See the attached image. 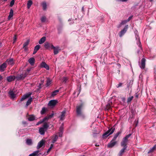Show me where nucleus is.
I'll return each instance as SVG.
<instances>
[{
	"label": "nucleus",
	"instance_id": "1",
	"mask_svg": "<svg viewBox=\"0 0 156 156\" xmlns=\"http://www.w3.org/2000/svg\"><path fill=\"white\" fill-rule=\"evenodd\" d=\"M83 107V105L81 104L76 107V112L78 116L81 117L83 118H84L85 115L82 111Z\"/></svg>",
	"mask_w": 156,
	"mask_h": 156
},
{
	"label": "nucleus",
	"instance_id": "2",
	"mask_svg": "<svg viewBox=\"0 0 156 156\" xmlns=\"http://www.w3.org/2000/svg\"><path fill=\"white\" fill-rule=\"evenodd\" d=\"M131 134H129L126 135L124 137L121 143V145L122 147H127V143L128 142V139L130 136Z\"/></svg>",
	"mask_w": 156,
	"mask_h": 156
},
{
	"label": "nucleus",
	"instance_id": "3",
	"mask_svg": "<svg viewBox=\"0 0 156 156\" xmlns=\"http://www.w3.org/2000/svg\"><path fill=\"white\" fill-rule=\"evenodd\" d=\"M115 128L112 127L109 129L103 135V137L106 138L109 135L113 133L115 130Z\"/></svg>",
	"mask_w": 156,
	"mask_h": 156
},
{
	"label": "nucleus",
	"instance_id": "4",
	"mask_svg": "<svg viewBox=\"0 0 156 156\" xmlns=\"http://www.w3.org/2000/svg\"><path fill=\"white\" fill-rule=\"evenodd\" d=\"M138 33L137 31H136L135 32V33L136 34V39L137 41L136 42V44L140 48L141 50H142V48L141 47V43L140 41V37L138 34H137Z\"/></svg>",
	"mask_w": 156,
	"mask_h": 156
},
{
	"label": "nucleus",
	"instance_id": "5",
	"mask_svg": "<svg viewBox=\"0 0 156 156\" xmlns=\"http://www.w3.org/2000/svg\"><path fill=\"white\" fill-rule=\"evenodd\" d=\"M27 72H25L24 73L17 76L16 77V78L17 80H23L27 76Z\"/></svg>",
	"mask_w": 156,
	"mask_h": 156
},
{
	"label": "nucleus",
	"instance_id": "6",
	"mask_svg": "<svg viewBox=\"0 0 156 156\" xmlns=\"http://www.w3.org/2000/svg\"><path fill=\"white\" fill-rule=\"evenodd\" d=\"M128 27V25L125 26L124 28L119 33V35L120 37H121L126 32Z\"/></svg>",
	"mask_w": 156,
	"mask_h": 156
},
{
	"label": "nucleus",
	"instance_id": "7",
	"mask_svg": "<svg viewBox=\"0 0 156 156\" xmlns=\"http://www.w3.org/2000/svg\"><path fill=\"white\" fill-rule=\"evenodd\" d=\"M57 102L58 101L57 100H51L49 101V102L48 104V105L49 107H53L56 104Z\"/></svg>",
	"mask_w": 156,
	"mask_h": 156
},
{
	"label": "nucleus",
	"instance_id": "8",
	"mask_svg": "<svg viewBox=\"0 0 156 156\" xmlns=\"http://www.w3.org/2000/svg\"><path fill=\"white\" fill-rule=\"evenodd\" d=\"M146 59L144 58H143L141 60L140 65V67L141 69H144L145 67Z\"/></svg>",
	"mask_w": 156,
	"mask_h": 156
},
{
	"label": "nucleus",
	"instance_id": "9",
	"mask_svg": "<svg viewBox=\"0 0 156 156\" xmlns=\"http://www.w3.org/2000/svg\"><path fill=\"white\" fill-rule=\"evenodd\" d=\"M45 144V141L44 140H42L38 144L37 146V148L38 149L42 147Z\"/></svg>",
	"mask_w": 156,
	"mask_h": 156
},
{
	"label": "nucleus",
	"instance_id": "10",
	"mask_svg": "<svg viewBox=\"0 0 156 156\" xmlns=\"http://www.w3.org/2000/svg\"><path fill=\"white\" fill-rule=\"evenodd\" d=\"M31 94V93H29L24 95L20 99V101H22L25 99L29 97Z\"/></svg>",
	"mask_w": 156,
	"mask_h": 156
},
{
	"label": "nucleus",
	"instance_id": "11",
	"mask_svg": "<svg viewBox=\"0 0 156 156\" xmlns=\"http://www.w3.org/2000/svg\"><path fill=\"white\" fill-rule=\"evenodd\" d=\"M7 67V64L6 63H3L2 64L0 65V71L3 72Z\"/></svg>",
	"mask_w": 156,
	"mask_h": 156
},
{
	"label": "nucleus",
	"instance_id": "12",
	"mask_svg": "<svg viewBox=\"0 0 156 156\" xmlns=\"http://www.w3.org/2000/svg\"><path fill=\"white\" fill-rule=\"evenodd\" d=\"M9 94L10 95L11 98L13 100H14L16 97V95L15 94L12 90L9 91Z\"/></svg>",
	"mask_w": 156,
	"mask_h": 156
},
{
	"label": "nucleus",
	"instance_id": "13",
	"mask_svg": "<svg viewBox=\"0 0 156 156\" xmlns=\"http://www.w3.org/2000/svg\"><path fill=\"white\" fill-rule=\"evenodd\" d=\"M51 48L54 49V53L55 55H56L58 53V47H54L52 44H51Z\"/></svg>",
	"mask_w": 156,
	"mask_h": 156
},
{
	"label": "nucleus",
	"instance_id": "14",
	"mask_svg": "<svg viewBox=\"0 0 156 156\" xmlns=\"http://www.w3.org/2000/svg\"><path fill=\"white\" fill-rule=\"evenodd\" d=\"M16 79V77L14 76H10L7 77V81L9 82H12Z\"/></svg>",
	"mask_w": 156,
	"mask_h": 156
},
{
	"label": "nucleus",
	"instance_id": "15",
	"mask_svg": "<svg viewBox=\"0 0 156 156\" xmlns=\"http://www.w3.org/2000/svg\"><path fill=\"white\" fill-rule=\"evenodd\" d=\"M40 66L42 68H44L47 70L49 69V66L44 62H43L41 64Z\"/></svg>",
	"mask_w": 156,
	"mask_h": 156
},
{
	"label": "nucleus",
	"instance_id": "16",
	"mask_svg": "<svg viewBox=\"0 0 156 156\" xmlns=\"http://www.w3.org/2000/svg\"><path fill=\"white\" fill-rule=\"evenodd\" d=\"M6 62L9 65H12L14 64L13 59L12 58L8 59Z\"/></svg>",
	"mask_w": 156,
	"mask_h": 156
},
{
	"label": "nucleus",
	"instance_id": "17",
	"mask_svg": "<svg viewBox=\"0 0 156 156\" xmlns=\"http://www.w3.org/2000/svg\"><path fill=\"white\" fill-rule=\"evenodd\" d=\"M66 113V110L63 111L61 112V115L60 116H59V118H60V120H63L64 119V117L65 116V114Z\"/></svg>",
	"mask_w": 156,
	"mask_h": 156
},
{
	"label": "nucleus",
	"instance_id": "18",
	"mask_svg": "<svg viewBox=\"0 0 156 156\" xmlns=\"http://www.w3.org/2000/svg\"><path fill=\"white\" fill-rule=\"evenodd\" d=\"M117 142L111 140L110 143L108 144V147H112L115 145L116 144Z\"/></svg>",
	"mask_w": 156,
	"mask_h": 156
},
{
	"label": "nucleus",
	"instance_id": "19",
	"mask_svg": "<svg viewBox=\"0 0 156 156\" xmlns=\"http://www.w3.org/2000/svg\"><path fill=\"white\" fill-rule=\"evenodd\" d=\"M123 148L120 151L119 153V156H122L125 152V150L126 149L127 147H123Z\"/></svg>",
	"mask_w": 156,
	"mask_h": 156
},
{
	"label": "nucleus",
	"instance_id": "20",
	"mask_svg": "<svg viewBox=\"0 0 156 156\" xmlns=\"http://www.w3.org/2000/svg\"><path fill=\"white\" fill-rule=\"evenodd\" d=\"M44 128H42V127H40L39 129V133L41 135H44L45 133V132L46 131Z\"/></svg>",
	"mask_w": 156,
	"mask_h": 156
},
{
	"label": "nucleus",
	"instance_id": "21",
	"mask_svg": "<svg viewBox=\"0 0 156 156\" xmlns=\"http://www.w3.org/2000/svg\"><path fill=\"white\" fill-rule=\"evenodd\" d=\"M51 44H50L48 42H46L44 44V47L47 49H50L51 48Z\"/></svg>",
	"mask_w": 156,
	"mask_h": 156
},
{
	"label": "nucleus",
	"instance_id": "22",
	"mask_svg": "<svg viewBox=\"0 0 156 156\" xmlns=\"http://www.w3.org/2000/svg\"><path fill=\"white\" fill-rule=\"evenodd\" d=\"M58 138V136L57 135H54L52 136V144L55 143L57 140Z\"/></svg>",
	"mask_w": 156,
	"mask_h": 156
},
{
	"label": "nucleus",
	"instance_id": "23",
	"mask_svg": "<svg viewBox=\"0 0 156 156\" xmlns=\"http://www.w3.org/2000/svg\"><path fill=\"white\" fill-rule=\"evenodd\" d=\"M32 101V98H29L28 101H27L26 105V108H27L28 106L31 103V102Z\"/></svg>",
	"mask_w": 156,
	"mask_h": 156
},
{
	"label": "nucleus",
	"instance_id": "24",
	"mask_svg": "<svg viewBox=\"0 0 156 156\" xmlns=\"http://www.w3.org/2000/svg\"><path fill=\"white\" fill-rule=\"evenodd\" d=\"M13 11L12 9H11L10 10L9 15L8 17V19L10 20L11 18L13 16Z\"/></svg>",
	"mask_w": 156,
	"mask_h": 156
},
{
	"label": "nucleus",
	"instance_id": "25",
	"mask_svg": "<svg viewBox=\"0 0 156 156\" xmlns=\"http://www.w3.org/2000/svg\"><path fill=\"white\" fill-rule=\"evenodd\" d=\"M35 61L34 58H30L28 60V62L29 63L31 64V65H34Z\"/></svg>",
	"mask_w": 156,
	"mask_h": 156
},
{
	"label": "nucleus",
	"instance_id": "26",
	"mask_svg": "<svg viewBox=\"0 0 156 156\" xmlns=\"http://www.w3.org/2000/svg\"><path fill=\"white\" fill-rule=\"evenodd\" d=\"M46 40V37H42L39 40V43L40 44H41L44 43Z\"/></svg>",
	"mask_w": 156,
	"mask_h": 156
},
{
	"label": "nucleus",
	"instance_id": "27",
	"mask_svg": "<svg viewBox=\"0 0 156 156\" xmlns=\"http://www.w3.org/2000/svg\"><path fill=\"white\" fill-rule=\"evenodd\" d=\"M156 150V144L152 147L148 152V153H150L153 152Z\"/></svg>",
	"mask_w": 156,
	"mask_h": 156
},
{
	"label": "nucleus",
	"instance_id": "28",
	"mask_svg": "<svg viewBox=\"0 0 156 156\" xmlns=\"http://www.w3.org/2000/svg\"><path fill=\"white\" fill-rule=\"evenodd\" d=\"M26 142L27 144L29 145H31L32 144V140L30 139H27L26 140Z\"/></svg>",
	"mask_w": 156,
	"mask_h": 156
},
{
	"label": "nucleus",
	"instance_id": "29",
	"mask_svg": "<svg viewBox=\"0 0 156 156\" xmlns=\"http://www.w3.org/2000/svg\"><path fill=\"white\" fill-rule=\"evenodd\" d=\"M39 151V150L34 151L33 153L30 154L29 156H36L38 154Z\"/></svg>",
	"mask_w": 156,
	"mask_h": 156
},
{
	"label": "nucleus",
	"instance_id": "30",
	"mask_svg": "<svg viewBox=\"0 0 156 156\" xmlns=\"http://www.w3.org/2000/svg\"><path fill=\"white\" fill-rule=\"evenodd\" d=\"M35 119L34 116L33 115H30L28 118V120L29 121H33Z\"/></svg>",
	"mask_w": 156,
	"mask_h": 156
},
{
	"label": "nucleus",
	"instance_id": "31",
	"mask_svg": "<svg viewBox=\"0 0 156 156\" xmlns=\"http://www.w3.org/2000/svg\"><path fill=\"white\" fill-rule=\"evenodd\" d=\"M52 80L49 78H48L46 83V86L48 87L49 86L51 83Z\"/></svg>",
	"mask_w": 156,
	"mask_h": 156
},
{
	"label": "nucleus",
	"instance_id": "32",
	"mask_svg": "<svg viewBox=\"0 0 156 156\" xmlns=\"http://www.w3.org/2000/svg\"><path fill=\"white\" fill-rule=\"evenodd\" d=\"M32 4V2L31 0H29L28 1L27 3V6L28 9H29Z\"/></svg>",
	"mask_w": 156,
	"mask_h": 156
},
{
	"label": "nucleus",
	"instance_id": "33",
	"mask_svg": "<svg viewBox=\"0 0 156 156\" xmlns=\"http://www.w3.org/2000/svg\"><path fill=\"white\" fill-rule=\"evenodd\" d=\"M49 126V125L47 124V123H46L44 124L42 128H44V129H45L46 130H47Z\"/></svg>",
	"mask_w": 156,
	"mask_h": 156
},
{
	"label": "nucleus",
	"instance_id": "34",
	"mask_svg": "<svg viewBox=\"0 0 156 156\" xmlns=\"http://www.w3.org/2000/svg\"><path fill=\"white\" fill-rule=\"evenodd\" d=\"M59 92V90H57L53 91L51 94L52 96H54L55 95H56Z\"/></svg>",
	"mask_w": 156,
	"mask_h": 156
},
{
	"label": "nucleus",
	"instance_id": "35",
	"mask_svg": "<svg viewBox=\"0 0 156 156\" xmlns=\"http://www.w3.org/2000/svg\"><path fill=\"white\" fill-rule=\"evenodd\" d=\"M43 8L44 10H46L47 9V5L45 2H43L42 3Z\"/></svg>",
	"mask_w": 156,
	"mask_h": 156
},
{
	"label": "nucleus",
	"instance_id": "36",
	"mask_svg": "<svg viewBox=\"0 0 156 156\" xmlns=\"http://www.w3.org/2000/svg\"><path fill=\"white\" fill-rule=\"evenodd\" d=\"M46 109L45 107H43L42 108V109L41 112V114H44L45 112H46Z\"/></svg>",
	"mask_w": 156,
	"mask_h": 156
},
{
	"label": "nucleus",
	"instance_id": "37",
	"mask_svg": "<svg viewBox=\"0 0 156 156\" xmlns=\"http://www.w3.org/2000/svg\"><path fill=\"white\" fill-rule=\"evenodd\" d=\"M133 96L129 97L127 99V102L129 103L131 102V101L133 100Z\"/></svg>",
	"mask_w": 156,
	"mask_h": 156
},
{
	"label": "nucleus",
	"instance_id": "38",
	"mask_svg": "<svg viewBox=\"0 0 156 156\" xmlns=\"http://www.w3.org/2000/svg\"><path fill=\"white\" fill-rule=\"evenodd\" d=\"M46 20V18L45 16H42L41 18V22L42 23H44L45 22Z\"/></svg>",
	"mask_w": 156,
	"mask_h": 156
},
{
	"label": "nucleus",
	"instance_id": "39",
	"mask_svg": "<svg viewBox=\"0 0 156 156\" xmlns=\"http://www.w3.org/2000/svg\"><path fill=\"white\" fill-rule=\"evenodd\" d=\"M54 146V145L53 144H51V145L50 147L48 149V151H47V153H48L51 149Z\"/></svg>",
	"mask_w": 156,
	"mask_h": 156
},
{
	"label": "nucleus",
	"instance_id": "40",
	"mask_svg": "<svg viewBox=\"0 0 156 156\" xmlns=\"http://www.w3.org/2000/svg\"><path fill=\"white\" fill-rule=\"evenodd\" d=\"M40 48V46L39 45L36 46L34 48V49L36 50L37 51Z\"/></svg>",
	"mask_w": 156,
	"mask_h": 156
},
{
	"label": "nucleus",
	"instance_id": "41",
	"mask_svg": "<svg viewBox=\"0 0 156 156\" xmlns=\"http://www.w3.org/2000/svg\"><path fill=\"white\" fill-rule=\"evenodd\" d=\"M127 21L126 20H123L121 22V24L122 25H123L125 24H126L127 22Z\"/></svg>",
	"mask_w": 156,
	"mask_h": 156
},
{
	"label": "nucleus",
	"instance_id": "42",
	"mask_svg": "<svg viewBox=\"0 0 156 156\" xmlns=\"http://www.w3.org/2000/svg\"><path fill=\"white\" fill-rule=\"evenodd\" d=\"M49 118L48 117V116L45 117L42 120L43 122L45 121L46 120H48Z\"/></svg>",
	"mask_w": 156,
	"mask_h": 156
},
{
	"label": "nucleus",
	"instance_id": "43",
	"mask_svg": "<svg viewBox=\"0 0 156 156\" xmlns=\"http://www.w3.org/2000/svg\"><path fill=\"white\" fill-rule=\"evenodd\" d=\"M15 3V1L14 0H12L10 2V6L11 7L13 6Z\"/></svg>",
	"mask_w": 156,
	"mask_h": 156
},
{
	"label": "nucleus",
	"instance_id": "44",
	"mask_svg": "<svg viewBox=\"0 0 156 156\" xmlns=\"http://www.w3.org/2000/svg\"><path fill=\"white\" fill-rule=\"evenodd\" d=\"M29 41H27L23 44V47H27Z\"/></svg>",
	"mask_w": 156,
	"mask_h": 156
},
{
	"label": "nucleus",
	"instance_id": "45",
	"mask_svg": "<svg viewBox=\"0 0 156 156\" xmlns=\"http://www.w3.org/2000/svg\"><path fill=\"white\" fill-rule=\"evenodd\" d=\"M111 106L110 103H108L106 105V107L107 108L109 109L111 107Z\"/></svg>",
	"mask_w": 156,
	"mask_h": 156
},
{
	"label": "nucleus",
	"instance_id": "46",
	"mask_svg": "<svg viewBox=\"0 0 156 156\" xmlns=\"http://www.w3.org/2000/svg\"><path fill=\"white\" fill-rule=\"evenodd\" d=\"M63 128L62 126H61L59 129V132H62L63 133Z\"/></svg>",
	"mask_w": 156,
	"mask_h": 156
},
{
	"label": "nucleus",
	"instance_id": "47",
	"mask_svg": "<svg viewBox=\"0 0 156 156\" xmlns=\"http://www.w3.org/2000/svg\"><path fill=\"white\" fill-rule=\"evenodd\" d=\"M62 80H63V81L65 83H66V81L67 80V79L66 77H64L63 78V79H62Z\"/></svg>",
	"mask_w": 156,
	"mask_h": 156
},
{
	"label": "nucleus",
	"instance_id": "48",
	"mask_svg": "<svg viewBox=\"0 0 156 156\" xmlns=\"http://www.w3.org/2000/svg\"><path fill=\"white\" fill-rule=\"evenodd\" d=\"M17 39L16 37V35H15L13 37V43H14L16 42V40Z\"/></svg>",
	"mask_w": 156,
	"mask_h": 156
},
{
	"label": "nucleus",
	"instance_id": "49",
	"mask_svg": "<svg viewBox=\"0 0 156 156\" xmlns=\"http://www.w3.org/2000/svg\"><path fill=\"white\" fill-rule=\"evenodd\" d=\"M63 133L62 132H59L58 133L59 134V136L60 137H61L62 136V134Z\"/></svg>",
	"mask_w": 156,
	"mask_h": 156
},
{
	"label": "nucleus",
	"instance_id": "50",
	"mask_svg": "<svg viewBox=\"0 0 156 156\" xmlns=\"http://www.w3.org/2000/svg\"><path fill=\"white\" fill-rule=\"evenodd\" d=\"M122 83H119V84H118L117 86H116V87L117 88H119L121 86H122Z\"/></svg>",
	"mask_w": 156,
	"mask_h": 156
},
{
	"label": "nucleus",
	"instance_id": "51",
	"mask_svg": "<svg viewBox=\"0 0 156 156\" xmlns=\"http://www.w3.org/2000/svg\"><path fill=\"white\" fill-rule=\"evenodd\" d=\"M54 115V113H51V115H48V116L49 118V119H50V118H51L52 117H53V116Z\"/></svg>",
	"mask_w": 156,
	"mask_h": 156
},
{
	"label": "nucleus",
	"instance_id": "52",
	"mask_svg": "<svg viewBox=\"0 0 156 156\" xmlns=\"http://www.w3.org/2000/svg\"><path fill=\"white\" fill-rule=\"evenodd\" d=\"M133 17V16H129L128 18V19L127 20V22H129V21L130 20L132 19V17Z\"/></svg>",
	"mask_w": 156,
	"mask_h": 156
},
{
	"label": "nucleus",
	"instance_id": "53",
	"mask_svg": "<svg viewBox=\"0 0 156 156\" xmlns=\"http://www.w3.org/2000/svg\"><path fill=\"white\" fill-rule=\"evenodd\" d=\"M121 133V132H119L116 133L115 134L117 136H119V135Z\"/></svg>",
	"mask_w": 156,
	"mask_h": 156
},
{
	"label": "nucleus",
	"instance_id": "54",
	"mask_svg": "<svg viewBox=\"0 0 156 156\" xmlns=\"http://www.w3.org/2000/svg\"><path fill=\"white\" fill-rule=\"evenodd\" d=\"M42 122H43V121H42V120L41 121H40L37 123V125H38L39 124H40Z\"/></svg>",
	"mask_w": 156,
	"mask_h": 156
},
{
	"label": "nucleus",
	"instance_id": "55",
	"mask_svg": "<svg viewBox=\"0 0 156 156\" xmlns=\"http://www.w3.org/2000/svg\"><path fill=\"white\" fill-rule=\"evenodd\" d=\"M23 48H24L25 51H27V47H23Z\"/></svg>",
	"mask_w": 156,
	"mask_h": 156
},
{
	"label": "nucleus",
	"instance_id": "56",
	"mask_svg": "<svg viewBox=\"0 0 156 156\" xmlns=\"http://www.w3.org/2000/svg\"><path fill=\"white\" fill-rule=\"evenodd\" d=\"M117 138L114 137L113 139L112 140V141H115Z\"/></svg>",
	"mask_w": 156,
	"mask_h": 156
},
{
	"label": "nucleus",
	"instance_id": "57",
	"mask_svg": "<svg viewBox=\"0 0 156 156\" xmlns=\"http://www.w3.org/2000/svg\"><path fill=\"white\" fill-rule=\"evenodd\" d=\"M37 51L36 50H35L34 49V51L33 53V54H35L37 52Z\"/></svg>",
	"mask_w": 156,
	"mask_h": 156
},
{
	"label": "nucleus",
	"instance_id": "58",
	"mask_svg": "<svg viewBox=\"0 0 156 156\" xmlns=\"http://www.w3.org/2000/svg\"><path fill=\"white\" fill-rule=\"evenodd\" d=\"M122 25L120 23L118 26V28H119L121 26H122Z\"/></svg>",
	"mask_w": 156,
	"mask_h": 156
},
{
	"label": "nucleus",
	"instance_id": "59",
	"mask_svg": "<svg viewBox=\"0 0 156 156\" xmlns=\"http://www.w3.org/2000/svg\"><path fill=\"white\" fill-rule=\"evenodd\" d=\"M128 0H120V1H122V2H126Z\"/></svg>",
	"mask_w": 156,
	"mask_h": 156
},
{
	"label": "nucleus",
	"instance_id": "60",
	"mask_svg": "<svg viewBox=\"0 0 156 156\" xmlns=\"http://www.w3.org/2000/svg\"><path fill=\"white\" fill-rule=\"evenodd\" d=\"M114 137L117 138L118 137V136H117V135L115 134V135L114 136Z\"/></svg>",
	"mask_w": 156,
	"mask_h": 156
},
{
	"label": "nucleus",
	"instance_id": "61",
	"mask_svg": "<svg viewBox=\"0 0 156 156\" xmlns=\"http://www.w3.org/2000/svg\"><path fill=\"white\" fill-rule=\"evenodd\" d=\"M23 123L24 124H26L27 123L26 122H23Z\"/></svg>",
	"mask_w": 156,
	"mask_h": 156
},
{
	"label": "nucleus",
	"instance_id": "62",
	"mask_svg": "<svg viewBox=\"0 0 156 156\" xmlns=\"http://www.w3.org/2000/svg\"><path fill=\"white\" fill-rule=\"evenodd\" d=\"M135 96L136 98H138V95L136 94Z\"/></svg>",
	"mask_w": 156,
	"mask_h": 156
},
{
	"label": "nucleus",
	"instance_id": "63",
	"mask_svg": "<svg viewBox=\"0 0 156 156\" xmlns=\"http://www.w3.org/2000/svg\"><path fill=\"white\" fill-rule=\"evenodd\" d=\"M59 20L60 22H61L62 21V19L61 18H59Z\"/></svg>",
	"mask_w": 156,
	"mask_h": 156
},
{
	"label": "nucleus",
	"instance_id": "64",
	"mask_svg": "<svg viewBox=\"0 0 156 156\" xmlns=\"http://www.w3.org/2000/svg\"><path fill=\"white\" fill-rule=\"evenodd\" d=\"M140 51L139 50H138L137 51V52L138 54H139V53Z\"/></svg>",
	"mask_w": 156,
	"mask_h": 156
}]
</instances>
